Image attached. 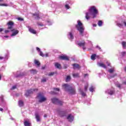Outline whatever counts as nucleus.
<instances>
[{"instance_id":"10","label":"nucleus","mask_w":126,"mask_h":126,"mask_svg":"<svg viewBox=\"0 0 126 126\" xmlns=\"http://www.w3.org/2000/svg\"><path fill=\"white\" fill-rule=\"evenodd\" d=\"M73 116L71 115V114H69L67 117V119L68 120V121L70 122L73 121Z\"/></svg>"},{"instance_id":"7","label":"nucleus","mask_w":126,"mask_h":126,"mask_svg":"<svg viewBox=\"0 0 126 126\" xmlns=\"http://www.w3.org/2000/svg\"><path fill=\"white\" fill-rule=\"evenodd\" d=\"M7 25H8V29L11 30H12V28L14 25V23L11 21H10L7 23Z\"/></svg>"},{"instance_id":"48","label":"nucleus","mask_w":126,"mask_h":126,"mask_svg":"<svg viewBox=\"0 0 126 126\" xmlns=\"http://www.w3.org/2000/svg\"><path fill=\"white\" fill-rule=\"evenodd\" d=\"M9 30H7L5 31V33L6 34L7 33H9Z\"/></svg>"},{"instance_id":"50","label":"nucleus","mask_w":126,"mask_h":126,"mask_svg":"<svg viewBox=\"0 0 126 126\" xmlns=\"http://www.w3.org/2000/svg\"><path fill=\"white\" fill-rule=\"evenodd\" d=\"M36 50L37 51H38V52H41V50L40 49L38 48V47H36Z\"/></svg>"},{"instance_id":"62","label":"nucleus","mask_w":126,"mask_h":126,"mask_svg":"<svg viewBox=\"0 0 126 126\" xmlns=\"http://www.w3.org/2000/svg\"><path fill=\"white\" fill-rule=\"evenodd\" d=\"M5 38H8V36H4Z\"/></svg>"},{"instance_id":"54","label":"nucleus","mask_w":126,"mask_h":126,"mask_svg":"<svg viewBox=\"0 0 126 126\" xmlns=\"http://www.w3.org/2000/svg\"><path fill=\"white\" fill-rule=\"evenodd\" d=\"M48 25H52V23H50V22H48Z\"/></svg>"},{"instance_id":"32","label":"nucleus","mask_w":126,"mask_h":126,"mask_svg":"<svg viewBox=\"0 0 126 126\" xmlns=\"http://www.w3.org/2000/svg\"><path fill=\"white\" fill-rule=\"evenodd\" d=\"M80 92L82 94V96H85L86 94H85V93L84 92H83V91H82L81 89H80Z\"/></svg>"},{"instance_id":"5","label":"nucleus","mask_w":126,"mask_h":126,"mask_svg":"<svg viewBox=\"0 0 126 126\" xmlns=\"http://www.w3.org/2000/svg\"><path fill=\"white\" fill-rule=\"evenodd\" d=\"M51 100L53 104H57V105H63V101L59 100V99L57 98H52Z\"/></svg>"},{"instance_id":"35","label":"nucleus","mask_w":126,"mask_h":126,"mask_svg":"<svg viewBox=\"0 0 126 126\" xmlns=\"http://www.w3.org/2000/svg\"><path fill=\"white\" fill-rule=\"evenodd\" d=\"M25 75L24 73H21L19 75H17V77H19L20 76H24Z\"/></svg>"},{"instance_id":"6","label":"nucleus","mask_w":126,"mask_h":126,"mask_svg":"<svg viewBox=\"0 0 126 126\" xmlns=\"http://www.w3.org/2000/svg\"><path fill=\"white\" fill-rule=\"evenodd\" d=\"M38 89H31L29 91H27L26 93L25 94V96H26L27 97H28V96H29V95H30V94H33V92L34 91H37Z\"/></svg>"},{"instance_id":"30","label":"nucleus","mask_w":126,"mask_h":126,"mask_svg":"<svg viewBox=\"0 0 126 126\" xmlns=\"http://www.w3.org/2000/svg\"><path fill=\"white\" fill-rule=\"evenodd\" d=\"M88 89V83H86L85 85V91H87V89Z\"/></svg>"},{"instance_id":"61","label":"nucleus","mask_w":126,"mask_h":126,"mask_svg":"<svg viewBox=\"0 0 126 126\" xmlns=\"http://www.w3.org/2000/svg\"><path fill=\"white\" fill-rule=\"evenodd\" d=\"M44 117V118H47V114H45Z\"/></svg>"},{"instance_id":"38","label":"nucleus","mask_w":126,"mask_h":126,"mask_svg":"<svg viewBox=\"0 0 126 126\" xmlns=\"http://www.w3.org/2000/svg\"><path fill=\"white\" fill-rule=\"evenodd\" d=\"M117 26H118V27H123V24H121V23H117Z\"/></svg>"},{"instance_id":"59","label":"nucleus","mask_w":126,"mask_h":126,"mask_svg":"<svg viewBox=\"0 0 126 126\" xmlns=\"http://www.w3.org/2000/svg\"><path fill=\"white\" fill-rule=\"evenodd\" d=\"M116 74H115L111 76V77H115V76H116Z\"/></svg>"},{"instance_id":"45","label":"nucleus","mask_w":126,"mask_h":126,"mask_svg":"<svg viewBox=\"0 0 126 126\" xmlns=\"http://www.w3.org/2000/svg\"><path fill=\"white\" fill-rule=\"evenodd\" d=\"M37 25H38V26H44V25H43L42 23H38Z\"/></svg>"},{"instance_id":"58","label":"nucleus","mask_w":126,"mask_h":126,"mask_svg":"<svg viewBox=\"0 0 126 126\" xmlns=\"http://www.w3.org/2000/svg\"><path fill=\"white\" fill-rule=\"evenodd\" d=\"M123 23H124V25L126 27V22H123Z\"/></svg>"},{"instance_id":"23","label":"nucleus","mask_w":126,"mask_h":126,"mask_svg":"<svg viewBox=\"0 0 126 126\" xmlns=\"http://www.w3.org/2000/svg\"><path fill=\"white\" fill-rule=\"evenodd\" d=\"M55 66L56 67H57V68H61V64L59 63H55Z\"/></svg>"},{"instance_id":"22","label":"nucleus","mask_w":126,"mask_h":126,"mask_svg":"<svg viewBox=\"0 0 126 126\" xmlns=\"http://www.w3.org/2000/svg\"><path fill=\"white\" fill-rule=\"evenodd\" d=\"M94 89H95V87L94 86H92L90 88L89 90H90V92H94Z\"/></svg>"},{"instance_id":"49","label":"nucleus","mask_w":126,"mask_h":126,"mask_svg":"<svg viewBox=\"0 0 126 126\" xmlns=\"http://www.w3.org/2000/svg\"><path fill=\"white\" fill-rule=\"evenodd\" d=\"M1 101L2 103H4V100H3V98L2 97L1 98Z\"/></svg>"},{"instance_id":"27","label":"nucleus","mask_w":126,"mask_h":126,"mask_svg":"<svg viewBox=\"0 0 126 126\" xmlns=\"http://www.w3.org/2000/svg\"><path fill=\"white\" fill-rule=\"evenodd\" d=\"M59 115H60V117H64V112L61 111L60 112H59Z\"/></svg>"},{"instance_id":"9","label":"nucleus","mask_w":126,"mask_h":126,"mask_svg":"<svg viewBox=\"0 0 126 126\" xmlns=\"http://www.w3.org/2000/svg\"><path fill=\"white\" fill-rule=\"evenodd\" d=\"M12 32H13L12 34L11 35V37H13V36H16L18 33H19V31L18 30H15L14 29L11 30V31Z\"/></svg>"},{"instance_id":"17","label":"nucleus","mask_w":126,"mask_h":126,"mask_svg":"<svg viewBox=\"0 0 126 126\" xmlns=\"http://www.w3.org/2000/svg\"><path fill=\"white\" fill-rule=\"evenodd\" d=\"M24 126H31V123L28 121H25Z\"/></svg>"},{"instance_id":"34","label":"nucleus","mask_w":126,"mask_h":126,"mask_svg":"<svg viewBox=\"0 0 126 126\" xmlns=\"http://www.w3.org/2000/svg\"><path fill=\"white\" fill-rule=\"evenodd\" d=\"M102 24H103V22H102V21H99L97 24L98 26H102Z\"/></svg>"},{"instance_id":"36","label":"nucleus","mask_w":126,"mask_h":126,"mask_svg":"<svg viewBox=\"0 0 126 126\" xmlns=\"http://www.w3.org/2000/svg\"><path fill=\"white\" fill-rule=\"evenodd\" d=\"M122 46H123V48H126V42L124 41L122 42Z\"/></svg>"},{"instance_id":"33","label":"nucleus","mask_w":126,"mask_h":126,"mask_svg":"<svg viewBox=\"0 0 126 126\" xmlns=\"http://www.w3.org/2000/svg\"><path fill=\"white\" fill-rule=\"evenodd\" d=\"M78 75H79L78 73L73 74V77H78Z\"/></svg>"},{"instance_id":"37","label":"nucleus","mask_w":126,"mask_h":126,"mask_svg":"<svg viewBox=\"0 0 126 126\" xmlns=\"http://www.w3.org/2000/svg\"><path fill=\"white\" fill-rule=\"evenodd\" d=\"M55 74V72H50L48 74V75L49 76H53V75H54Z\"/></svg>"},{"instance_id":"41","label":"nucleus","mask_w":126,"mask_h":126,"mask_svg":"<svg viewBox=\"0 0 126 126\" xmlns=\"http://www.w3.org/2000/svg\"><path fill=\"white\" fill-rule=\"evenodd\" d=\"M126 52H122L121 54L123 57H125L126 56Z\"/></svg>"},{"instance_id":"53","label":"nucleus","mask_w":126,"mask_h":126,"mask_svg":"<svg viewBox=\"0 0 126 126\" xmlns=\"http://www.w3.org/2000/svg\"><path fill=\"white\" fill-rule=\"evenodd\" d=\"M0 111L1 112H3V109H2V108H0Z\"/></svg>"},{"instance_id":"51","label":"nucleus","mask_w":126,"mask_h":126,"mask_svg":"<svg viewBox=\"0 0 126 126\" xmlns=\"http://www.w3.org/2000/svg\"><path fill=\"white\" fill-rule=\"evenodd\" d=\"M106 63H107V65H108V66H110V63H109V62L107 61V62H106Z\"/></svg>"},{"instance_id":"43","label":"nucleus","mask_w":126,"mask_h":126,"mask_svg":"<svg viewBox=\"0 0 126 126\" xmlns=\"http://www.w3.org/2000/svg\"><path fill=\"white\" fill-rule=\"evenodd\" d=\"M96 48L98 49V50H99V51H100V52H102V49H101V47H100V46L97 45V46H96Z\"/></svg>"},{"instance_id":"47","label":"nucleus","mask_w":126,"mask_h":126,"mask_svg":"<svg viewBox=\"0 0 126 126\" xmlns=\"http://www.w3.org/2000/svg\"><path fill=\"white\" fill-rule=\"evenodd\" d=\"M54 90H56V91H60V89L58 88H54Z\"/></svg>"},{"instance_id":"40","label":"nucleus","mask_w":126,"mask_h":126,"mask_svg":"<svg viewBox=\"0 0 126 126\" xmlns=\"http://www.w3.org/2000/svg\"><path fill=\"white\" fill-rule=\"evenodd\" d=\"M39 55L40 56H41V57H44V54H43V52H42V51H40L39 52Z\"/></svg>"},{"instance_id":"63","label":"nucleus","mask_w":126,"mask_h":126,"mask_svg":"<svg viewBox=\"0 0 126 126\" xmlns=\"http://www.w3.org/2000/svg\"><path fill=\"white\" fill-rule=\"evenodd\" d=\"M1 79V76L0 75V80Z\"/></svg>"},{"instance_id":"55","label":"nucleus","mask_w":126,"mask_h":126,"mask_svg":"<svg viewBox=\"0 0 126 126\" xmlns=\"http://www.w3.org/2000/svg\"><path fill=\"white\" fill-rule=\"evenodd\" d=\"M3 59H4V58L0 56V60H3Z\"/></svg>"},{"instance_id":"2","label":"nucleus","mask_w":126,"mask_h":126,"mask_svg":"<svg viewBox=\"0 0 126 126\" xmlns=\"http://www.w3.org/2000/svg\"><path fill=\"white\" fill-rule=\"evenodd\" d=\"M78 24L76 25V28L80 32V35L83 36V32H84V27L83 24L80 21H78Z\"/></svg>"},{"instance_id":"60","label":"nucleus","mask_w":126,"mask_h":126,"mask_svg":"<svg viewBox=\"0 0 126 126\" xmlns=\"http://www.w3.org/2000/svg\"><path fill=\"white\" fill-rule=\"evenodd\" d=\"M45 55H46V57H49V54L48 53H46Z\"/></svg>"},{"instance_id":"1","label":"nucleus","mask_w":126,"mask_h":126,"mask_svg":"<svg viewBox=\"0 0 126 126\" xmlns=\"http://www.w3.org/2000/svg\"><path fill=\"white\" fill-rule=\"evenodd\" d=\"M98 13V10L96 9V7L94 6L91 7L89 9V12L86 13L85 17L87 20L90 18V16L92 15L93 18H95L96 17V15Z\"/></svg>"},{"instance_id":"46","label":"nucleus","mask_w":126,"mask_h":126,"mask_svg":"<svg viewBox=\"0 0 126 126\" xmlns=\"http://www.w3.org/2000/svg\"><path fill=\"white\" fill-rule=\"evenodd\" d=\"M18 20H19V21H23V19H22V18H18Z\"/></svg>"},{"instance_id":"39","label":"nucleus","mask_w":126,"mask_h":126,"mask_svg":"<svg viewBox=\"0 0 126 126\" xmlns=\"http://www.w3.org/2000/svg\"><path fill=\"white\" fill-rule=\"evenodd\" d=\"M116 86H117V87H118V88H121L122 87V84H117Z\"/></svg>"},{"instance_id":"52","label":"nucleus","mask_w":126,"mask_h":126,"mask_svg":"<svg viewBox=\"0 0 126 126\" xmlns=\"http://www.w3.org/2000/svg\"><path fill=\"white\" fill-rule=\"evenodd\" d=\"M84 77H86L87 76H88V74H84Z\"/></svg>"},{"instance_id":"56","label":"nucleus","mask_w":126,"mask_h":126,"mask_svg":"<svg viewBox=\"0 0 126 126\" xmlns=\"http://www.w3.org/2000/svg\"><path fill=\"white\" fill-rule=\"evenodd\" d=\"M93 26H94V27H96V26H97V25L94 24Z\"/></svg>"},{"instance_id":"57","label":"nucleus","mask_w":126,"mask_h":126,"mask_svg":"<svg viewBox=\"0 0 126 126\" xmlns=\"http://www.w3.org/2000/svg\"><path fill=\"white\" fill-rule=\"evenodd\" d=\"M2 31H3V29H0V32H2Z\"/></svg>"},{"instance_id":"44","label":"nucleus","mask_w":126,"mask_h":126,"mask_svg":"<svg viewBox=\"0 0 126 126\" xmlns=\"http://www.w3.org/2000/svg\"><path fill=\"white\" fill-rule=\"evenodd\" d=\"M14 89H16V86H14L11 89V90H14Z\"/></svg>"},{"instance_id":"14","label":"nucleus","mask_w":126,"mask_h":126,"mask_svg":"<svg viewBox=\"0 0 126 126\" xmlns=\"http://www.w3.org/2000/svg\"><path fill=\"white\" fill-rule=\"evenodd\" d=\"M29 30L30 32H31V33H32V34H36V31H35L34 29H33L31 28H29Z\"/></svg>"},{"instance_id":"4","label":"nucleus","mask_w":126,"mask_h":126,"mask_svg":"<svg viewBox=\"0 0 126 126\" xmlns=\"http://www.w3.org/2000/svg\"><path fill=\"white\" fill-rule=\"evenodd\" d=\"M37 98L38 99V102H39V103H43V102L47 101V98L45 97V96H44V94L41 93L38 94Z\"/></svg>"},{"instance_id":"8","label":"nucleus","mask_w":126,"mask_h":126,"mask_svg":"<svg viewBox=\"0 0 126 126\" xmlns=\"http://www.w3.org/2000/svg\"><path fill=\"white\" fill-rule=\"evenodd\" d=\"M59 59L60 60H63V61H69V58L68 57L65 55H62L59 56Z\"/></svg>"},{"instance_id":"12","label":"nucleus","mask_w":126,"mask_h":126,"mask_svg":"<svg viewBox=\"0 0 126 126\" xmlns=\"http://www.w3.org/2000/svg\"><path fill=\"white\" fill-rule=\"evenodd\" d=\"M35 119H36V121L40 122V121H41V119H40V115H39V114L36 113L35 114Z\"/></svg>"},{"instance_id":"3","label":"nucleus","mask_w":126,"mask_h":126,"mask_svg":"<svg viewBox=\"0 0 126 126\" xmlns=\"http://www.w3.org/2000/svg\"><path fill=\"white\" fill-rule=\"evenodd\" d=\"M63 87H64L65 91H66V92H68V93H69V94H75V91L72 87L68 84L63 85Z\"/></svg>"},{"instance_id":"11","label":"nucleus","mask_w":126,"mask_h":126,"mask_svg":"<svg viewBox=\"0 0 126 126\" xmlns=\"http://www.w3.org/2000/svg\"><path fill=\"white\" fill-rule=\"evenodd\" d=\"M78 45L80 46V47H83V50H85L86 49V47H85V42H80L79 43H78Z\"/></svg>"},{"instance_id":"64","label":"nucleus","mask_w":126,"mask_h":126,"mask_svg":"<svg viewBox=\"0 0 126 126\" xmlns=\"http://www.w3.org/2000/svg\"><path fill=\"white\" fill-rule=\"evenodd\" d=\"M95 58H99V56H96V57H95Z\"/></svg>"},{"instance_id":"15","label":"nucleus","mask_w":126,"mask_h":126,"mask_svg":"<svg viewBox=\"0 0 126 126\" xmlns=\"http://www.w3.org/2000/svg\"><path fill=\"white\" fill-rule=\"evenodd\" d=\"M106 93H108L109 95H113L114 94V91L108 90L106 92Z\"/></svg>"},{"instance_id":"19","label":"nucleus","mask_w":126,"mask_h":126,"mask_svg":"<svg viewBox=\"0 0 126 126\" xmlns=\"http://www.w3.org/2000/svg\"><path fill=\"white\" fill-rule=\"evenodd\" d=\"M24 103L22 100L19 101V107H23Z\"/></svg>"},{"instance_id":"13","label":"nucleus","mask_w":126,"mask_h":126,"mask_svg":"<svg viewBox=\"0 0 126 126\" xmlns=\"http://www.w3.org/2000/svg\"><path fill=\"white\" fill-rule=\"evenodd\" d=\"M99 66H101V67H103V68H107V66L105 65L103 63H97Z\"/></svg>"},{"instance_id":"42","label":"nucleus","mask_w":126,"mask_h":126,"mask_svg":"<svg viewBox=\"0 0 126 126\" xmlns=\"http://www.w3.org/2000/svg\"><path fill=\"white\" fill-rule=\"evenodd\" d=\"M47 81V79L46 78H43L41 80V82H46Z\"/></svg>"},{"instance_id":"29","label":"nucleus","mask_w":126,"mask_h":126,"mask_svg":"<svg viewBox=\"0 0 126 126\" xmlns=\"http://www.w3.org/2000/svg\"><path fill=\"white\" fill-rule=\"evenodd\" d=\"M69 35L70 36V40H73L74 37H73V35L72 34V33L69 32Z\"/></svg>"},{"instance_id":"20","label":"nucleus","mask_w":126,"mask_h":126,"mask_svg":"<svg viewBox=\"0 0 126 126\" xmlns=\"http://www.w3.org/2000/svg\"><path fill=\"white\" fill-rule=\"evenodd\" d=\"M31 71V73H32V74H36V73H37V71L35 69H32L30 70Z\"/></svg>"},{"instance_id":"28","label":"nucleus","mask_w":126,"mask_h":126,"mask_svg":"<svg viewBox=\"0 0 126 126\" xmlns=\"http://www.w3.org/2000/svg\"><path fill=\"white\" fill-rule=\"evenodd\" d=\"M2 1H3V0H0V2H1ZM0 6H7V4H4V3H3V4H0Z\"/></svg>"},{"instance_id":"16","label":"nucleus","mask_w":126,"mask_h":126,"mask_svg":"<svg viewBox=\"0 0 126 126\" xmlns=\"http://www.w3.org/2000/svg\"><path fill=\"white\" fill-rule=\"evenodd\" d=\"M33 16H34L35 19H40V15L39 14H33Z\"/></svg>"},{"instance_id":"26","label":"nucleus","mask_w":126,"mask_h":126,"mask_svg":"<svg viewBox=\"0 0 126 126\" xmlns=\"http://www.w3.org/2000/svg\"><path fill=\"white\" fill-rule=\"evenodd\" d=\"M34 63L37 65V66H40V62L37 60H34Z\"/></svg>"},{"instance_id":"31","label":"nucleus","mask_w":126,"mask_h":126,"mask_svg":"<svg viewBox=\"0 0 126 126\" xmlns=\"http://www.w3.org/2000/svg\"><path fill=\"white\" fill-rule=\"evenodd\" d=\"M108 71L109 72H110V73H113L114 71H115V69L113 68H111L108 70Z\"/></svg>"},{"instance_id":"21","label":"nucleus","mask_w":126,"mask_h":126,"mask_svg":"<svg viewBox=\"0 0 126 126\" xmlns=\"http://www.w3.org/2000/svg\"><path fill=\"white\" fill-rule=\"evenodd\" d=\"M73 68H79V64L77 63H74L73 64Z\"/></svg>"},{"instance_id":"18","label":"nucleus","mask_w":126,"mask_h":126,"mask_svg":"<svg viewBox=\"0 0 126 126\" xmlns=\"http://www.w3.org/2000/svg\"><path fill=\"white\" fill-rule=\"evenodd\" d=\"M96 57H97V55H96V54H93L91 57V60H93V61H95V58H96Z\"/></svg>"},{"instance_id":"25","label":"nucleus","mask_w":126,"mask_h":126,"mask_svg":"<svg viewBox=\"0 0 126 126\" xmlns=\"http://www.w3.org/2000/svg\"><path fill=\"white\" fill-rule=\"evenodd\" d=\"M69 3V2L66 1V4L65 5V7L67 9H69V6L68 5V4Z\"/></svg>"},{"instance_id":"24","label":"nucleus","mask_w":126,"mask_h":126,"mask_svg":"<svg viewBox=\"0 0 126 126\" xmlns=\"http://www.w3.org/2000/svg\"><path fill=\"white\" fill-rule=\"evenodd\" d=\"M70 79H71L70 76H67L65 80L66 82H68V81H70Z\"/></svg>"}]
</instances>
